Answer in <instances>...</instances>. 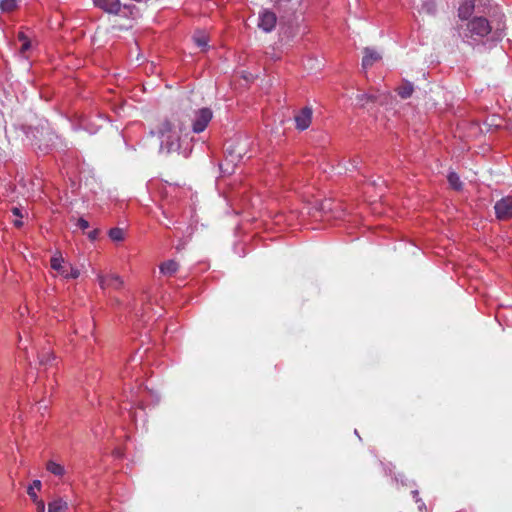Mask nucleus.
<instances>
[{
	"mask_svg": "<svg viewBox=\"0 0 512 512\" xmlns=\"http://www.w3.org/2000/svg\"><path fill=\"white\" fill-rule=\"evenodd\" d=\"M187 122L183 114L175 113L160 121L151 131L159 140L161 152L170 153L180 148L181 142L189 134Z\"/></svg>",
	"mask_w": 512,
	"mask_h": 512,
	"instance_id": "nucleus-1",
	"label": "nucleus"
},
{
	"mask_svg": "<svg viewBox=\"0 0 512 512\" xmlns=\"http://www.w3.org/2000/svg\"><path fill=\"white\" fill-rule=\"evenodd\" d=\"M457 35L469 44H476L482 41L491 32L489 21L482 16H475L464 24L456 26Z\"/></svg>",
	"mask_w": 512,
	"mask_h": 512,
	"instance_id": "nucleus-2",
	"label": "nucleus"
},
{
	"mask_svg": "<svg viewBox=\"0 0 512 512\" xmlns=\"http://www.w3.org/2000/svg\"><path fill=\"white\" fill-rule=\"evenodd\" d=\"M249 142L247 139H237L228 144L226 152L225 163L222 165L228 166L230 163L236 165L240 162L247 154Z\"/></svg>",
	"mask_w": 512,
	"mask_h": 512,
	"instance_id": "nucleus-3",
	"label": "nucleus"
},
{
	"mask_svg": "<svg viewBox=\"0 0 512 512\" xmlns=\"http://www.w3.org/2000/svg\"><path fill=\"white\" fill-rule=\"evenodd\" d=\"M51 268L65 279H76L80 276L79 269L66 263L60 253L55 254L51 258Z\"/></svg>",
	"mask_w": 512,
	"mask_h": 512,
	"instance_id": "nucleus-4",
	"label": "nucleus"
},
{
	"mask_svg": "<svg viewBox=\"0 0 512 512\" xmlns=\"http://www.w3.org/2000/svg\"><path fill=\"white\" fill-rule=\"evenodd\" d=\"M96 280L102 290H118L123 286L122 278L115 273L95 272Z\"/></svg>",
	"mask_w": 512,
	"mask_h": 512,
	"instance_id": "nucleus-5",
	"label": "nucleus"
},
{
	"mask_svg": "<svg viewBox=\"0 0 512 512\" xmlns=\"http://www.w3.org/2000/svg\"><path fill=\"white\" fill-rule=\"evenodd\" d=\"M212 119V111L209 108H202L195 112L192 120V130L194 133H201L205 130Z\"/></svg>",
	"mask_w": 512,
	"mask_h": 512,
	"instance_id": "nucleus-6",
	"label": "nucleus"
},
{
	"mask_svg": "<svg viewBox=\"0 0 512 512\" xmlns=\"http://www.w3.org/2000/svg\"><path fill=\"white\" fill-rule=\"evenodd\" d=\"M496 217L499 220L512 218V195L503 197L495 203L494 206Z\"/></svg>",
	"mask_w": 512,
	"mask_h": 512,
	"instance_id": "nucleus-7",
	"label": "nucleus"
},
{
	"mask_svg": "<svg viewBox=\"0 0 512 512\" xmlns=\"http://www.w3.org/2000/svg\"><path fill=\"white\" fill-rule=\"evenodd\" d=\"M312 114L311 107L306 106L302 108L294 117L296 128L301 131L306 130L311 124Z\"/></svg>",
	"mask_w": 512,
	"mask_h": 512,
	"instance_id": "nucleus-8",
	"label": "nucleus"
},
{
	"mask_svg": "<svg viewBox=\"0 0 512 512\" xmlns=\"http://www.w3.org/2000/svg\"><path fill=\"white\" fill-rule=\"evenodd\" d=\"M276 15L269 11V10H263L259 14V23L258 26L261 28L264 32H271L275 25H276Z\"/></svg>",
	"mask_w": 512,
	"mask_h": 512,
	"instance_id": "nucleus-9",
	"label": "nucleus"
},
{
	"mask_svg": "<svg viewBox=\"0 0 512 512\" xmlns=\"http://www.w3.org/2000/svg\"><path fill=\"white\" fill-rule=\"evenodd\" d=\"M93 3L96 7L110 14H118L122 6L120 0H93Z\"/></svg>",
	"mask_w": 512,
	"mask_h": 512,
	"instance_id": "nucleus-10",
	"label": "nucleus"
},
{
	"mask_svg": "<svg viewBox=\"0 0 512 512\" xmlns=\"http://www.w3.org/2000/svg\"><path fill=\"white\" fill-rule=\"evenodd\" d=\"M382 58L381 54L372 49V48H365L364 50V56L362 59V67L363 69H368L372 67L376 62L380 61Z\"/></svg>",
	"mask_w": 512,
	"mask_h": 512,
	"instance_id": "nucleus-11",
	"label": "nucleus"
},
{
	"mask_svg": "<svg viewBox=\"0 0 512 512\" xmlns=\"http://www.w3.org/2000/svg\"><path fill=\"white\" fill-rule=\"evenodd\" d=\"M475 10V3L473 0H465L461 3L458 8V17L459 19L464 21H469L473 12Z\"/></svg>",
	"mask_w": 512,
	"mask_h": 512,
	"instance_id": "nucleus-12",
	"label": "nucleus"
},
{
	"mask_svg": "<svg viewBox=\"0 0 512 512\" xmlns=\"http://www.w3.org/2000/svg\"><path fill=\"white\" fill-rule=\"evenodd\" d=\"M178 267L179 266H178L177 262H175L174 260H168V261L163 262L160 265V272L163 275L171 276L174 273H176V271L178 270Z\"/></svg>",
	"mask_w": 512,
	"mask_h": 512,
	"instance_id": "nucleus-13",
	"label": "nucleus"
},
{
	"mask_svg": "<svg viewBox=\"0 0 512 512\" xmlns=\"http://www.w3.org/2000/svg\"><path fill=\"white\" fill-rule=\"evenodd\" d=\"M68 504L61 498L55 499L48 504V512H66Z\"/></svg>",
	"mask_w": 512,
	"mask_h": 512,
	"instance_id": "nucleus-14",
	"label": "nucleus"
},
{
	"mask_svg": "<svg viewBox=\"0 0 512 512\" xmlns=\"http://www.w3.org/2000/svg\"><path fill=\"white\" fill-rule=\"evenodd\" d=\"M18 40L21 42V47H20L19 52L23 57L26 58L27 57L26 52L29 51L32 47L31 41L29 40L28 36L24 32L18 33Z\"/></svg>",
	"mask_w": 512,
	"mask_h": 512,
	"instance_id": "nucleus-15",
	"label": "nucleus"
},
{
	"mask_svg": "<svg viewBox=\"0 0 512 512\" xmlns=\"http://www.w3.org/2000/svg\"><path fill=\"white\" fill-rule=\"evenodd\" d=\"M372 100H374V96L364 92H357L353 99V104L359 107H364L368 102Z\"/></svg>",
	"mask_w": 512,
	"mask_h": 512,
	"instance_id": "nucleus-16",
	"label": "nucleus"
},
{
	"mask_svg": "<svg viewBox=\"0 0 512 512\" xmlns=\"http://www.w3.org/2000/svg\"><path fill=\"white\" fill-rule=\"evenodd\" d=\"M195 44L202 50H205L208 46V37L204 32L198 31L193 36Z\"/></svg>",
	"mask_w": 512,
	"mask_h": 512,
	"instance_id": "nucleus-17",
	"label": "nucleus"
},
{
	"mask_svg": "<svg viewBox=\"0 0 512 512\" xmlns=\"http://www.w3.org/2000/svg\"><path fill=\"white\" fill-rule=\"evenodd\" d=\"M413 90H414V89H413V85H412L411 83H409V82H404V83H402V85H401V86H399V88H398V94H399L402 98L406 99V98H408V97H410V96L412 95Z\"/></svg>",
	"mask_w": 512,
	"mask_h": 512,
	"instance_id": "nucleus-18",
	"label": "nucleus"
},
{
	"mask_svg": "<svg viewBox=\"0 0 512 512\" xmlns=\"http://www.w3.org/2000/svg\"><path fill=\"white\" fill-rule=\"evenodd\" d=\"M42 487L41 481L34 480L32 484L28 487L27 493L32 499V501H36L38 499L36 491H39Z\"/></svg>",
	"mask_w": 512,
	"mask_h": 512,
	"instance_id": "nucleus-19",
	"label": "nucleus"
},
{
	"mask_svg": "<svg viewBox=\"0 0 512 512\" xmlns=\"http://www.w3.org/2000/svg\"><path fill=\"white\" fill-rule=\"evenodd\" d=\"M448 182L450 186L456 190L461 189V181L459 176L455 172H450L448 175Z\"/></svg>",
	"mask_w": 512,
	"mask_h": 512,
	"instance_id": "nucleus-20",
	"label": "nucleus"
},
{
	"mask_svg": "<svg viewBox=\"0 0 512 512\" xmlns=\"http://www.w3.org/2000/svg\"><path fill=\"white\" fill-rule=\"evenodd\" d=\"M47 470L53 473L54 475L60 476L64 473V469L60 464H57L55 462H48L47 464Z\"/></svg>",
	"mask_w": 512,
	"mask_h": 512,
	"instance_id": "nucleus-21",
	"label": "nucleus"
},
{
	"mask_svg": "<svg viewBox=\"0 0 512 512\" xmlns=\"http://www.w3.org/2000/svg\"><path fill=\"white\" fill-rule=\"evenodd\" d=\"M109 236L113 241H121L124 239V230L121 228H112L109 231Z\"/></svg>",
	"mask_w": 512,
	"mask_h": 512,
	"instance_id": "nucleus-22",
	"label": "nucleus"
},
{
	"mask_svg": "<svg viewBox=\"0 0 512 512\" xmlns=\"http://www.w3.org/2000/svg\"><path fill=\"white\" fill-rule=\"evenodd\" d=\"M16 7V0H2L0 2V8L3 11H11Z\"/></svg>",
	"mask_w": 512,
	"mask_h": 512,
	"instance_id": "nucleus-23",
	"label": "nucleus"
},
{
	"mask_svg": "<svg viewBox=\"0 0 512 512\" xmlns=\"http://www.w3.org/2000/svg\"><path fill=\"white\" fill-rule=\"evenodd\" d=\"M54 359L53 353L50 351H45L42 353V355L39 357L40 364H48L50 361Z\"/></svg>",
	"mask_w": 512,
	"mask_h": 512,
	"instance_id": "nucleus-24",
	"label": "nucleus"
},
{
	"mask_svg": "<svg viewBox=\"0 0 512 512\" xmlns=\"http://www.w3.org/2000/svg\"><path fill=\"white\" fill-rule=\"evenodd\" d=\"M413 497L415 499V502L418 504L419 511L426 510L425 503L422 501V499L419 498V493L417 490L412 491Z\"/></svg>",
	"mask_w": 512,
	"mask_h": 512,
	"instance_id": "nucleus-25",
	"label": "nucleus"
},
{
	"mask_svg": "<svg viewBox=\"0 0 512 512\" xmlns=\"http://www.w3.org/2000/svg\"><path fill=\"white\" fill-rule=\"evenodd\" d=\"M77 227H79L82 230H85L89 227V223L84 218H79L76 223Z\"/></svg>",
	"mask_w": 512,
	"mask_h": 512,
	"instance_id": "nucleus-26",
	"label": "nucleus"
},
{
	"mask_svg": "<svg viewBox=\"0 0 512 512\" xmlns=\"http://www.w3.org/2000/svg\"><path fill=\"white\" fill-rule=\"evenodd\" d=\"M37 506V512H45V503L43 500L37 499L33 501Z\"/></svg>",
	"mask_w": 512,
	"mask_h": 512,
	"instance_id": "nucleus-27",
	"label": "nucleus"
},
{
	"mask_svg": "<svg viewBox=\"0 0 512 512\" xmlns=\"http://www.w3.org/2000/svg\"><path fill=\"white\" fill-rule=\"evenodd\" d=\"M18 347L21 350H26L27 349V345L23 342L21 335H19Z\"/></svg>",
	"mask_w": 512,
	"mask_h": 512,
	"instance_id": "nucleus-28",
	"label": "nucleus"
},
{
	"mask_svg": "<svg viewBox=\"0 0 512 512\" xmlns=\"http://www.w3.org/2000/svg\"><path fill=\"white\" fill-rule=\"evenodd\" d=\"M12 212H13V214H14L16 217L21 218V217L23 216V215L21 214L20 209H19L18 207H14V208L12 209Z\"/></svg>",
	"mask_w": 512,
	"mask_h": 512,
	"instance_id": "nucleus-29",
	"label": "nucleus"
},
{
	"mask_svg": "<svg viewBox=\"0 0 512 512\" xmlns=\"http://www.w3.org/2000/svg\"><path fill=\"white\" fill-rule=\"evenodd\" d=\"M14 225L20 227L22 225V222L19 219H16L14 220Z\"/></svg>",
	"mask_w": 512,
	"mask_h": 512,
	"instance_id": "nucleus-30",
	"label": "nucleus"
},
{
	"mask_svg": "<svg viewBox=\"0 0 512 512\" xmlns=\"http://www.w3.org/2000/svg\"><path fill=\"white\" fill-rule=\"evenodd\" d=\"M95 235H96V232H92V233H90V234H89V236H90L91 238H95Z\"/></svg>",
	"mask_w": 512,
	"mask_h": 512,
	"instance_id": "nucleus-31",
	"label": "nucleus"
}]
</instances>
